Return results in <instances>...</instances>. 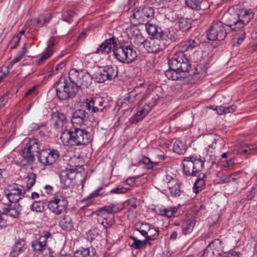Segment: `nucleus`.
<instances>
[{"instance_id":"f257e3e1","label":"nucleus","mask_w":257,"mask_h":257,"mask_svg":"<svg viewBox=\"0 0 257 257\" xmlns=\"http://www.w3.org/2000/svg\"><path fill=\"white\" fill-rule=\"evenodd\" d=\"M168 65L169 69L165 72V75L173 81L187 78L192 67L189 59L183 53L175 55L168 61Z\"/></svg>"},{"instance_id":"f03ea898","label":"nucleus","mask_w":257,"mask_h":257,"mask_svg":"<svg viewBox=\"0 0 257 257\" xmlns=\"http://www.w3.org/2000/svg\"><path fill=\"white\" fill-rule=\"evenodd\" d=\"M25 142L24 149L18 152L14 158L15 162L20 166L33 164L35 160V153L37 155L44 149L37 139L28 138L25 140Z\"/></svg>"},{"instance_id":"7ed1b4c3","label":"nucleus","mask_w":257,"mask_h":257,"mask_svg":"<svg viewBox=\"0 0 257 257\" xmlns=\"http://www.w3.org/2000/svg\"><path fill=\"white\" fill-rule=\"evenodd\" d=\"M62 143L66 146L86 145L92 140V136L89 132L79 126L71 127L60 137Z\"/></svg>"},{"instance_id":"20e7f679","label":"nucleus","mask_w":257,"mask_h":257,"mask_svg":"<svg viewBox=\"0 0 257 257\" xmlns=\"http://www.w3.org/2000/svg\"><path fill=\"white\" fill-rule=\"evenodd\" d=\"M204 158L200 156H190L183 161V174L186 176H198L204 167Z\"/></svg>"},{"instance_id":"39448f33","label":"nucleus","mask_w":257,"mask_h":257,"mask_svg":"<svg viewBox=\"0 0 257 257\" xmlns=\"http://www.w3.org/2000/svg\"><path fill=\"white\" fill-rule=\"evenodd\" d=\"M69 78L72 85L77 86L78 92L79 88H88L94 77L84 69L77 70L73 68L69 72Z\"/></svg>"},{"instance_id":"423d86ee","label":"nucleus","mask_w":257,"mask_h":257,"mask_svg":"<svg viewBox=\"0 0 257 257\" xmlns=\"http://www.w3.org/2000/svg\"><path fill=\"white\" fill-rule=\"evenodd\" d=\"M118 211L119 209L115 204H111L99 208L96 211L98 223L102 225L106 229L110 227L114 222V214Z\"/></svg>"},{"instance_id":"0eeeda50","label":"nucleus","mask_w":257,"mask_h":257,"mask_svg":"<svg viewBox=\"0 0 257 257\" xmlns=\"http://www.w3.org/2000/svg\"><path fill=\"white\" fill-rule=\"evenodd\" d=\"M112 51L114 58L122 63L130 64L138 57L136 51L132 45L121 44L118 47L116 46Z\"/></svg>"},{"instance_id":"6e6552de","label":"nucleus","mask_w":257,"mask_h":257,"mask_svg":"<svg viewBox=\"0 0 257 257\" xmlns=\"http://www.w3.org/2000/svg\"><path fill=\"white\" fill-rule=\"evenodd\" d=\"M155 11L153 7L143 6L135 8L130 17V21L133 25L145 24L154 17Z\"/></svg>"},{"instance_id":"1a4fd4ad","label":"nucleus","mask_w":257,"mask_h":257,"mask_svg":"<svg viewBox=\"0 0 257 257\" xmlns=\"http://www.w3.org/2000/svg\"><path fill=\"white\" fill-rule=\"evenodd\" d=\"M57 96L61 100H66L74 97L77 93V86L68 83L66 79L60 78L55 84Z\"/></svg>"},{"instance_id":"9d476101","label":"nucleus","mask_w":257,"mask_h":257,"mask_svg":"<svg viewBox=\"0 0 257 257\" xmlns=\"http://www.w3.org/2000/svg\"><path fill=\"white\" fill-rule=\"evenodd\" d=\"M26 189L24 186L14 183L9 185L4 190L6 199L2 198L1 203L5 204V200L9 201V203H18L19 201L25 196Z\"/></svg>"},{"instance_id":"9b49d317","label":"nucleus","mask_w":257,"mask_h":257,"mask_svg":"<svg viewBox=\"0 0 257 257\" xmlns=\"http://www.w3.org/2000/svg\"><path fill=\"white\" fill-rule=\"evenodd\" d=\"M85 103L87 110L92 113L100 112L102 115L108 111L111 106L109 101L99 97H89Z\"/></svg>"},{"instance_id":"f8f14e48","label":"nucleus","mask_w":257,"mask_h":257,"mask_svg":"<svg viewBox=\"0 0 257 257\" xmlns=\"http://www.w3.org/2000/svg\"><path fill=\"white\" fill-rule=\"evenodd\" d=\"M229 29H226V26L220 21L212 23L207 36L210 41H222L226 38Z\"/></svg>"},{"instance_id":"ddd939ff","label":"nucleus","mask_w":257,"mask_h":257,"mask_svg":"<svg viewBox=\"0 0 257 257\" xmlns=\"http://www.w3.org/2000/svg\"><path fill=\"white\" fill-rule=\"evenodd\" d=\"M59 152L55 149H44L37 155L38 162L46 167L54 164L60 157Z\"/></svg>"},{"instance_id":"4468645a","label":"nucleus","mask_w":257,"mask_h":257,"mask_svg":"<svg viewBox=\"0 0 257 257\" xmlns=\"http://www.w3.org/2000/svg\"><path fill=\"white\" fill-rule=\"evenodd\" d=\"M68 207V201L62 195H56L49 201L48 208L54 214L60 215L66 211Z\"/></svg>"},{"instance_id":"2eb2a0df","label":"nucleus","mask_w":257,"mask_h":257,"mask_svg":"<svg viewBox=\"0 0 257 257\" xmlns=\"http://www.w3.org/2000/svg\"><path fill=\"white\" fill-rule=\"evenodd\" d=\"M51 121L53 128L61 133V135L69 131L67 130L68 120L66 116L59 111L51 114Z\"/></svg>"},{"instance_id":"dca6fc26","label":"nucleus","mask_w":257,"mask_h":257,"mask_svg":"<svg viewBox=\"0 0 257 257\" xmlns=\"http://www.w3.org/2000/svg\"><path fill=\"white\" fill-rule=\"evenodd\" d=\"M166 44L162 42L159 38H150L146 39L144 43V48L149 53H157L166 48Z\"/></svg>"},{"instance_id":"f3484780","label":"nucleus","mask_w":257,"mask_h":257,"mask_svg":"<svg viewBox=\"0 0 257 257\" xmlns=\"http://www.w3.org/2000/svg\"><path fill=\"white\" fill-rule=\"evenodd\" d=\"M52 236V234L48 231L43 232L38 239L32 242V247L33 250L42 252L47 247L48 239L51 238Z\"/></svg>"},{"instance_id":"a211bd4d","label":"nucleus","mask_w":257,"mask_h":257,"mask_svg":"<svg viewBox=\"0 0 257 257\" xmlns=\"http://www.w3.org/2000/svg\"><path fill=\"white\" fill-rule=\"evenodd\" d=\"M116 46V39L114 37H112L106 39L99 45V47L93 54L101 53V54L107 55L111 51L112 47L114 48Z\"/></svg>"},{"instance_id":"6ab92c4d","label":"nucleus","mask_w":257,"mask_h":257,"mask_svg":"<svg viewBox=\"0 0 257 257\" xmlns=\"http://www.w3.org/2000/svg\"><path fill=\"white\" fill-rule=\"evenodd\" d=\"M222 251L221 242L219 240L216 242L213 241L206 247L203 256L204 257H219Z\"/></svg>"},{"instance_id":"aec40b11","label":"nucleus","mask_w":257,"mask_h":257,"mask_svg":"<svg viewBox=\"0 0 257 257\" xmlns=\"http://www.w3.org/2000/svg\"><path fill=\"white\" fill-rule=\"evenodd\" d=\"M237 14L236 12L230 14H225L223 16V19L226 23L224 25L226 26V29L231 30L232 31H238L240 30L239 28V21Z\"/></svg>"},{"instance_id":"412c9836","label":"nucleus","mask_w":257,"mask_h":257,"mask_svg":"<svg viewBox=\"0 0 257 257\" xmlns=\"http://www.w3.org/2000/svg\"><path fill=\"white\" fill-rule=\"evenodd\" d=\"M238 17L239 28L242 29L253 18L254 14L251 10L242 9L236 12Z\"/></svg>"},{"instance_id":"4be33fe9","label":"nucleus","mask_w":257,"mask_h":257,"mask_svg":"<svg viewBox=\"0 0 257 257\" xmlns=\"http://www.w3.org/2000/svg\"><path fill=\"white\" fill-rule=\"evenodd\" d=\"M88 113L84 109H78L76 110L72 113L71 119L73 127L78 126L81 127L85 120L88 118Z\"/></svg>"},{"instance_id":"5701e85b","label":"nucleus","mask_w":257,"mask_h":257,"mask_svg":"<svg viewBox=\"0 0 257 257\" xmlns=\"http://www.w3.org/2000/svg\"><path fill=\"white\" fill-rule=\"evenodd\" d=\"M76 176V172L72 169L63 170L60 175L61 183L64 188L70 187L73 183Z\"/></svg>"},{"instance_id":"b1692460","label":"nucleus","mask_w":257,"mask_h":257,"mask_svg":"<svg viewBox=\"0 0 257 257\" xmlns=\"http://www.w3.org/2000/svg\"><path fill=\"white\" fill-rule=\"evenodd\" d=\"M28 247L26 241L23 239H18L12 247L10 252L11 257H18L24 252Z\"/></svg>"},{"instance_id":"393cba45","label":"nucleus","mask_w":257,"mask_h":257,"mask_svg":"<svg viewBox=\"0 0 257 257\" xmlns=\"http://www.w3.org/2000/svg\"><path fill=\"white\" fill-rule=\"evenodd\" d=\"M139 90L135 89L131 91L122 100L121 104L128 105L129 103H134L137 100H142L145 95L139 93Z\"/></svg>"},{"instance_id":"a878e982","label":"nucleus","mask_w":257,"mask_h":257,"mask_svg":"<svg viewBox=\"0 0 257 257\" xmlns=\"http://www.w3.org/2000/svg\"><path fill=\"white\" fill-rule=\"evenodd\" d=\"M246 199L248 200H252L253 201L250 202V208H253V210L252 213H256L257 212V183L254 185L251 188V190L249 191L246 195Z\"/></svg>"},{"instance_id":"bb28decb","label":"nucleus","mask_w":257,"mask_h":257,"mask_svg":"<svg viewBox=\"0 0 257 257\" xmlns=\"http://www.w3.org/2000/svg\"><path fill=\"white\" fill-rule=\"evenodd\" d=\"M159 38L162 40V42L165 41L169 44L172 42L176 41L178 37L174 30L166 29L165 30H162Z\"/></svg>"},{"instance_id":"cd10ccee","label":"nucleus","mask_w":257,"mask_h":257,"mask_svg":"<svg viewBox=\"0 0 257 257\" xmlns=\"http://www.w3.org/2000/svg\"><path fill=\"white\" fill-rule=\"evenodd\" d=\"M22 206L19 203H9L8 207L6 208L7 212V218L9 216L13 218H17L22 210Z\"/></svg>"},{"instance_id":"c85d7f7f","label":"nucleus","mask_w":257,"mask_h":257,"mask_svg":"<svg viewBox=\"0 0 257 257\" xmlns=\"http://www.w3.org/2000/svg\"><path fill=\"white\" fill-rule=\"evenodd\" d=\"M199 45L198 39L196 38H189L180 44V47L182 51H189L192 50Z\"/></svg>"},{"instance_id":"c756f323","label":"nucleus","mask_w":257,"mask_h":257,"mask_svg":"<svg viewBox=\"0 0 257 257\" xmlns=\"http://www.w3.org/2000/svg\"><path fill=\"white\" fill-rule=\"evenodd\" d=\"M74 257H98L93 247L82 248L74 252Z\"/></svg>"},{"instance_id":"7c9ffc66","label":"nucleus","mask_w":257,"mask_h":257,"mask_svg":"<svg viewBox=\"0 0 257 257\" xmlns=\"http://www.w3.org/2000/svg\"><path fill=\"white\" fill-rule=\"evenodd\" d=\"M61 228L65 231H71L74 227V222L69 215H65L59 221Z\"/></svg>"},{"instance_id":"2f4dec72","label":"nucleus","mask_w":257,"mask_h":257,"mask_svg":"<svg viewBox=\"0 0 257 257\" xmlns=\"http://www.w3.org/2000/svg\"><path fill=\"white\" fill-rule=\"evenodd\" d=\"M146 24V29L149 35H151L155 38H159L161 32H162V28L158 25L148 22Z\"/></svg>"},{"instance_id":"473e14b6","label":"nucleus","mask_w":257,"mask_h":257,"mask_svg":"<svg viewBox=\"0 0 257 257\" xmlns=\"http://www.w3.org/2000/svg\"><path fill=\"white\" fill-rule=\"evenodd\" d=\"M148 107V106H146ZM149 112V111L146 108V106H144L142 108L139 110L135 115L132 116L129 120L131 124H137L140 121H141Z\"/></svg>"},{"instance_id":"72a5a7b5","label":"nucleus","mask_w":257,"mask_h":257,"mask_svg":"<svg viewBox=\"0 0 257 257\" xmlns=\"http://www.w3.org/2000/svg\"><path fill=\"white\" fill-rule=\"evenodd\" d=\"M132 85L134 87L133 90H139V93L140 94H143L144 95H145L146 92L148 89V85L145 83L143 80L140 79L134 80L132 82Z\"/></svg>"},{"instance_id":"f704fd0d","label":"nucleus","mask_w":257,"mask_h":257,"mask_svg":"<svg viewBox=\"0 0 257 257\" xmlns=\"http://www.w3.org/2000/svg\"><path fill=\"white\" fill-rule=\"evenodd\" d=\"M103 71L105 72L108 80H111L115 78L118 74V70L116 67L112 65H108L103 68Z\"/></svg>"},{"instance_id":"c9c22d12","label":"nucleus","mask_w":257,"mask_h":257,"mask_svg":"<svg viewBox=\"0 0 257 257\" xmlns=\"http://www.w3.org/2000/svg\"><path fill=\"white\" fill-rule=\"evenodd\" d=\"M197 176L198 178L196 179L193 186L194 191L196 193L201 191L204 188L205 185L204 178H205V175L203 173H200V174Z\"/></svg>"},{"instance_id":"e433bc0d","label":"nucleus","mask_w":257,"mask_h":257,"mask_svg":"<svg viewBox=\"0 0 257 257\" xmlns=\"http://www.w3.org/2000/svg\"><path fill=\"white\" fill-rule=\"evenodd\" d=\"M194 219L191 218L184 221L182 224V232L184 235L189 234L193 230L195 226Z\"/></svg>"},{"instance_id":"4c0bfd02","label":"nucleus","mask_w":257,"mask_h":257,"mask_svg":"<svg viewBox=\"0 0 257 257\" xmlns=\"http://www.w3.org/2000/svg\"><path fill=\"white\" fill-rule=\"evenodd\" d=\"M110 194V193H109V191L106 192L105 191L104 188H103L102 187H99L96 190H95V191H94L93 192L91 193L88 197H87L85 198H84L83 200V201L84 202L85 201H87L89 199L96 198L98 196H104L108 195Z\"/></svg>"},{"instance_id":"58836bf2","label":"nucleus","mask_w":257,"mask_h":257,"mask_svg":"<svg viewBox=\"0 0 257 257\" xmlns=\"http://www.w3.org/2000/svg\"><path fill=\"white\" fill-rule=\"evenodd\" d=\"M151 225L148 223H137L135 224V229L140 232L143 236H145L148 235V231L150 229Z\"/></svg>"},{"instance_id":"ea45409f","label":"nucleus","mask_w":257,"mask_h":257,"mask_svg":"<svg viewBox=\"0 0 257 257\" xmlns=\"http://www.w3.org/2000/svg\"><path fill=\"white\" fill-rule=\"evenodd\" d=\"M159 234V230L156 229L152 225H151L150 229L148 231V235H146V240H148V243L150 245H151V243L149 242L150 240H154L156 239Z\"/></svg>"},{"instance_id":"a19ab883","label":"nucleus","mask_w":257,"mask_h":257,"mask_svg":"<svg viewBox=\"0 0 257 257\" xmlns=\"http://www.w3.org/2000/svg\"><path fill=\"white\" fill-rule=\"evenodd\" d=\"M202 65H198L195 69V71H193L191 73L190 71L191 68L189 70V73H188V76H193L198 75V78H203L206 75V69Z\"/></svg>"},{"instance_id":"79ce46f5","label":"nucleus","mask_w":257,"mask_h":257,"mask_svg":"<svg viewBox=\"0 0 257 257\" xmlns=\"http://www.w3.org/2000/svg\"><path fill=\"white\" fill-rule=\"evenodd\" d=\"M130 237L133 241L131 246L134 249H140L146 247L147 244L148 243V240L146 239L144 241H141L133 236H131Z\"/></svg>"},{"instance_id":"37998d69","label":"nucleus","mask_w":257,"mask_h":257,"mask_svg":"<svg viewBox=\"0 0 257 257\" xmlns=\"http://www.w3.org/2000/svg\"><path fill=\"white\" fill-rule=\"evenodd\" d=\"M36 177L37 175L34 173L28 174L27 177L25 178L27 191L29 190L35 184Z\"/></svg>"},{"instance_id":"c03bdc74","label":"nucleus","mask_w":257,"mask_h":257,"mask_svg":"<svg viewBox=\"0 0 257 257\" xmlns=\"http://www.w3.org/2000/svg\"><path fill=\"white\" fill-rule=\"evenodd\" d=\"M190 19L182 18L178 21L179 27L182 31H186L191 28Z\"/></svg>"},{"instance_id":"a18cd8bd","label":"nucleus","mask_w":257,"mask_h":257,"mask_svg":"<svg viewBox=\"0 0 257 257\" xmlns=\"http://www.w3.org/2000/svg\"><path fill=\"white\" fill-rule=\"evenodd\" d=\"M203 0H186L187 7L191 9L200 10Z\"/></svg>"},{"instance_id":"49530a36","label":"nucleus","mask_w":257,"mask_h":257,"mask_svg":"<svg viewBox=\"0 0 257 257\" xmlns=\"http://www.w3.org/2000/svg\"><path fill=\"white\" fill-rule=\"evenodd\" d=\"M26 52L27 49L26 44H25L22 50L18 52L15 58L11 61L9 65L11 66V67H12L14 64L19 62L23 58Z\"/></svg>"},{"instance_id":"de8ad7c7","label":"nucleus","mask_w":257,"mask_h":257,"mask_svg":"<svg viewBox=\"0 0 257 257\" xmlns=\"http://www.w3.org/2000/svg\"><path fill=\"white\" fill-rule=\"evenodd\" d=\"M186 149L182 142L176 141L173 145V151L178 154H183L186 152Z\"/></svg>"},{"instance_id":"09e8293b","label":"nucleus","mask_w":257,"mask_h":257,"mask_svg":"<svg viewBox=\"0 0 257 257\" xmlns=\"http://www.w3.org/2000/svg\"><path fill=\"white\" fill-rule=\"evenodd\" d=\"M257 151V147L253 145H248L244 146L239 149V153L242 154L252 155L254 152Z\"/></svg>"},{"instance_id":"8fccbe9b","label":"nucleus","mask_w":257,"mask_h":257,"mask_svg":"<svg viewBox=\"0 0 257 257\" xmlns=\"http://www.w3.org/2000/svg\"><path fill=\"white\" fill-rule=\"evenodd\" d=\"M94 79L96 82L99 83H103L106 80H108V78L106 76L105 72L103 71V69L94 75Z\"/></svg>"},{"instance_id":"3c124183","label":"nucleus","mask_w":257,"mask_h":257,"mask_svg":"<svg viewBox=\"0 0 257 257\" xmlns=\"http://www.w3.org/2000/svg\"><path fill=\"white\" fill-rule=\"evenodd\" d=\"M137 26L134 25L126 30L127 35L131 40L141 33Z\"/></svg>"},{"instance_id":"603ef678","label":"nucleus","mask_w":257,"mask_h":257,"mask_svg":"<svg viewBox=\"0 0 257 257\" xmlns=\"http://www.w3.org/2000/svg\"><path fill=\"white\" fill-rule=\"evenodd\" d=\"M177 211L175 207H170V208H164L160 211V215L170 218L174 215Z\"/></svg>"},{"instance_id":"864d4df0","label":"nucleus","mask_w":257,"mask_h":257,"mask_svg":"<svg viewBox=\"0 0 257 257\" xmlns=\"http://www.w3.org/2000/svg\"><path fill=\"white\" fill-rule=\"evenodd\" d=\"M44 208V203L42 201H35L31 206V209L36 212H42Z\"/></svg>"},{"instance_id":"5fc2aeb1","label":"nucleus","mask_w":257,"mask_h":257,"mask_svg":"<svg viewBox=\"0 0 257 257\" xmlns=\"http://www.w3.org/2000/svg\"><path fill=\"white\" fill-rule=\"evenodd\" d=\"M132 41H133V43L136 46L144 48V43H146V39H145V38L143 37L142 34L141 33L137 37L133 38L132 40Z\"/></svg>"},{"instance_id":"6e6d98bb","label":"nucleus","mask_w":257,"mask_h":257,"mask_svg":"<svg viewBox=\"0 0 257 257\" xmlns=\"http://www.w3.org/2000/svg\"><path fill=\"white\" fill-rule=\"evenodd\" d=\"M75 15L76 14L74 12L70 10L67 11L64 13L62 19L64 21L71 23Z\"/></svg>"},{"instance_id":"4d7b16f0","label":"nucleus","mask_w":257,"mask_h":257,"mask_svg":"<svg viewBox=\"0 0 257 257\" xmlns=\"http://www.w3.org/2000/svg\"><path fill=\"white\" fill-rule=\"evenodd\" d=\"M168 188L170 193L173 197H177L180 195L181 191L179 185L176 184L172 187L169 186Z\"/></svg>"},{"instance_id":"13d9d810","label":"nucleus","mask_w":257,"mask_h":257,"mask_svg":"<svg viewBox=\"0 0 257 257\" xmlns=\"http://www.w3.org/2000/svg\"><path fill=\"white\" fill-rule=\"evenodd\" d=\"M139 164L145 165L148 169H152L153 168V162H152L148 157L146 156L142 157V159L139 161Z\"/></svg>"},{"instance_id":"bf43d9fd","label":"nucleus","mask_w":257,"mask_h":257,"mask_svg":"<svg viewBox=\"0 0 257 257\" xmlns=\"http://www.w3.org/2000/svg\"><path fill=\"white\" fill-rule=\"evenodd\" d=\"M51 19V15L49 13L42 16L41 18H39L37 21V24L38 26L43 25L45 23H48Z\"/></svg>"},{"instance_id":"052dcab7","label":"nucleus","mask_w":257,"mask_h":257,"mask_svg":"<svg viewBox=\"0 0 257 257\" xmlns=\"http://www.w3.org/2000/svg\"><path fill=\"white\" fill-rule=\"evenodd\" d=\"M53 53V51L50 49H48L47 51L45 53H44L39 59L38 60V63H40L42 62L45 61L47 58H48L49 57H50Z\"/></svg>"},{"instance_id":"680f3d73","label":"nucleus","mask_w":257,"mask_h":257,"mask_svg":"<svg viewBox=\"0 0 257 257\" xmlns=\"http://www.w3.org/2000/svg\"><path fill=\"white\" fill-rule=\"evenodd\" d=\"M240 171H237L230 174L228 177L226 178L227 182L234 181L239 178Z\"/></svg>"},{"instance_id":"e2e57ef3","label":"nucleus","mask_w":257,"mask_h":257,"mask_svg":"<svg viewBox=\"0 0 257 257\" xmlns=\"http://www.w3.org/2000/svg\"><path fill=\"white\" fill-rule=\"evenodd\" d=\"M8 176V172L6 169H0V184L5 182Z\"/></svg>"},{"instance_id":"0e129e2a","label":"nucleus","mask_w":257,"mask_h":257,"mask_svg":"<svg viewBox=\"0 0 257 257\" xmlns=\"http://www.w3.org/2000/svg\"><path fill=\"white\" fill-rule=\"evenodd\" d=\"M127 190L124 187H117L109 191L110 194H123L127 192Z\"/></svg>"},{"instance_id":"69168bd1","label":"nucleus","mask_w":257,"mask_h":257,"mask_svg":"<svg viewBox=\"0 0 257 257\" xmlns=\"http://www.w3.org/2000/svg\"><path fill=\"white\" fill-rule=\"evenodd\" d=\"M7 214L0 212V227H3L7 225Z\"/></svg>"},{"instance_id":"338daca9","label":"nucleus","mask_w":257,"mask_h":257,"mask_svg":"<svg viewBox=\"0 0 257 257\" xmlns=\"http://www.w3.org/2000/svg\"><path fill=\"white\" fill-rule=\"evenodd\" d=\"M238 31H240L239 33L240 36L237 38V44L239 45L245 39V33L242 29L238 30Z\"/></svg>"},{"instance_id":"774afa93","label":"nucleus","mask_w":257,"mask_h":257,"mask_svg":"<svg viewBox=\"0 0 257 257\" xmlns=\"http://www.w3.org/2000/svg\"><path fill=\"white\" fill-rule=\"evenodd\" d=\"M62 65H63V64H59L57 65H56L53 69H52L50 72V74L48 75V76H51L53 75H55L58 73V70L60 69V68L62 69Z\"/></svg>"}]
</instances>
